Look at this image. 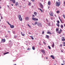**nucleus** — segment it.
<instances>
[{
  "instance_id": "1",
  "label": "nucleus",
  "mask_w": 65,
  "mask_h": 65,
  "mask_svg": "<svg viewBox=\"0 0 65 65\" xmlns=\"http://www.w3.org/2000/svg\"><path fill=\"white\" fill-rule=\"evenodd\" d=\"M35 17V15L34 14H32V20L35 21H38V19H36V18H34V17Z\"/></svg>"
},
{
  "instance_id": "2",
  "label": "nucleus",
  "mask_w": 65,
  "mask_h": 65,
  "mask_svg": "<svg viewBox=\"0 0 65 65\" xmlns=\"http://www.w3.org/2000/svg\"><path fill=\"white\" fill-rule=\"evenodd\" d=\"M18 17L20 20L21 21H22V19L21 17V15H19Z\"/></svg>"
},
{
  "instance_id": "3",
  "label": "nucleus",
  "mask_w": 65,
  "mask_h": 65,
  "mask_svg": "<svg viewBox=\"0 0 65 65\" xmlns=\"http://www.w3.org/2000/svg\"><path fill=\"white\" fill-rule=\"evenodd\" d=\"M49 14L50 16L53 17V12L52 11H50L49 12Z\"/></svg>"
},
{
  "instance_id": "4",
  "label": "nucleus",
  "mask_w": 65,
  "mask_h": 65,
  "mask_svg": "<svg viewBox=\"0 0 65 65\" xmlns=\"http://www.w3.org/2000/svg\"><path fill=\"white\" fill-rule=\"evenodd\" d=\"M56 6H59L60 5V3L59 2H56Z\"/></svg>"
},
{
  "instance_id": "5",
  "label": "nucleus",
  "mask_w": 65,
  "mask_h": 65,
  "mask_svg": "<svg viewBox=\"0 0 65 65\" xmlns=\"http://www.w3.org/2000/svg\"><path fill=\"white\" fill-rule=\"evenodd\" d=\"M37 25H38V26L39 27H41L42 26V24L41 23H38V24H37Z\"/></svg>"
},
{
  "instance_id": "6",
  "label": "nucleus",
  "mask_w": 65,
  "mask_h": 65,
  "mask_svg": "<svg viewBox=\"0 0 65 65\" xmlns=\"http://www.w3.org/2000/svg\"><path fill=\"white\" fill-rule=\"evenodd\" d=\"M40 8L41 9H43L44 8L43 5L41 3H40Z\"/></svg>"
},
{
  "instance_id": "7",
  "label": "nucleus",
  "mask_w": 65,
  "mask_h": 65,
  "mask_svg": "<svg viewBox=\"0 0 65 65\" xmlns=\"http://www.w3.org/2000/svg\"><path fill=\"white\" fill-rule=\"evenodd\" d=\"M10 1L13 2V3L14 4H15L16 2L15 0H10Z\"/></svg>"
},
{
  "instance_id": "8",
  "label": "nucleus",
  "mask_w": 65,
  "mask_h": 65,
  "mask_svg": "<svg viewBox=\"0 0 65 65\" xmlns=\"http://www.w3.org/2000/svg\"><path fill=\"white\" fill-rule=\"evenodd\" d=\"M61 40L62 41L64 42L65 41V39L64 37H62Z\"/></svg>"
},
{
  "instance_id": "9",
  "label": "nucleus",
  "mask_w": 65,
  "mask_h": 65,
  "mask_svg": "<svg viewBox=\"0 0 65 65\" xmlns=\"http://www.w3.org/2000/svg\"><path fill=\"white\" fill-rule=\"evenodd\" d=\"M47 4L48 5L50 6L51 5V3L50 1H48V2Z\"/></svg>"
},
{
  "instance_id": "10",
  "label": "nucleus",
  "mask_w": 65,
  "mask_h": 65,
  "mask_svg": "<svg viewBox=\"0 0 65 65\" xmlns=\"http://www.w3.org/2000/svg\"><path fill=\"white\" fill-rule=\"evenodd\" d=\"M47 34H49L50 35H52V33L50 31H47Z\"/></svg>"
},
{
  "instance_id": "11",
  "label": "nucleus",
  "mask_w": 65,
  "mask_h": 65,
  "mask_svg": "<svg viewBox=\"0 0 65 65\" xmlns=\"http://www.w3.org/2000/svg\"><path fill=\"white\" fill-rule=\"evenodd\" d=\"M46 37L45 38L47 39H48L49 38V36L48 35H45Z\"/></svg>"
},
{
  "instance_id": "12",
  "label": "nucleus",
  "mask_w": 65,
  "mask_h": 65,
  "mask_svg": "<svg viewBox=\"0 0 65 65\" xmlns=\"http://www.w3.org/2000/svg\"><path fill=\"white\" fill-rule=\"evenodd\" d=\"M19 4V3L17 2L16 3H15V5L16 6H17Z\"/></svg>"
},
{
  "instance_id": "13",
  "label": "nucleus",
  "mask_w": 65,
  "mask_h": 65,
  "mask_svg": "<svg viewBox=\"0 0 65 65\" xmlns=\"http://www.w3.org/2000/svg\"><path fill=\"white\" fill-rule=\"evenodd\" d=\"M10 26L11 28H13L14 27V26L12 25H11Z\"/></svg>"
},
{
  "instance_id": "14",
  "label": "nucleus",
  "mask_w": 65,
  "mask_h": 65,
  "mask_svg": "<svg viewBox=\"0 0 65 65\" xmlns=\"http://www.w3.org/2000/svg\"><path fill=\"white\" fill-rule=\"evenodd\" d=\"M34 14L35 15V16H36L37 15V12H34Z\"/></svg>"
},
{
  "instance_id": "15",
  "label": "nucleus",
  "mask_w": 65,
  "mask_h": 65,
  "mask_svg": "<svg viewBox=\"0 0 65 65\" xmlns=\"http://www.w3.org/2000/svg\"><path fill=\"white\" fill-rule=\"evenodd\" d=\"M56 25H57V26H58V27L59 28L60 26V25L59 24V23H57L56 24Z\"/></svg>"
},
{
  "instance_id": "16",
  "label": "nucleus",
  "mask_w": 65,
  "mask_h": 65,
  "mask_svg": "<svg viewBox=\"0 0 65 65\" xmlns=\"http://www.w3.org/2000/svg\"><path fill=\"white\" fill-rule=\"evenodd\" d=\"M2 41L4 42H5L6 40L5 39H2Z\"/></svg>"
},
{
  "instance_id": "17",
  "label": "nucleus",
  "mask_w": 65,
  "mask_h": 65,
  "mask_svg": "<svg viewBox=\"0 0 65 65\" xmlns=\"http://www.w3.org/2000/svg\"><path fill=\"white\" fill-rule=\"evenodd\" d=\"M25 19L26 20L28 21L29 20V18L28 17H25Z\"/></svg>"
},
{
  "instance_id": "18",
  "label": "nucleus",
  "mask_w": 65,
  "mask_h": 65,
  "mask_svg": "<svg viewBox=\"0 0 65 65\" xmlns=\"http://www.w3.org/2000/svg\"><path fill=\"white\" fill-rule=\"evenodd\" d=\"M41 52L44 53H45V51L44 50H41Z\"/></svg>"
},
{
  "instance_id": "19",
  "label": "nucleus",
  "mask_w": 65,
  "mask_h": 65,
  "mask_svg": "<svg viewBox=\"0 0 65 65\" xmlns=\"http://www.w3.org/2000/svg\"><path fill=\"white\" fill-rule=\"evenodd\" d=\"M29 37L31 38V39H32V40H34V38L32 36H29Z\"/></svg>"
},
{
  "instance_id": "20",
  "label": "nucleus",
  "mask_w": 65,
  "mask_h": 65,
  "mask_svg": "<svg viewBox=\"0 0 65 65\" xmlns=\"http://www.w3.org/2000/svg\"><path fill=\"white\" fill-rule=\"evenodd\" d=\"M32 50H35V49L34 46H32Z\"/></svg>"
},
{
  "instance_id": "21",
  "label": "nucleus",
  "mask_w": 65,
  "mask_h": 65,
  "mask_svg": "<svg viewBox=\"0 0 65 65\" xmlns=\"http://www.w3.org/2000/svg\"><path fill=\"white\" fill-rule=\"evenodd\" d=\"M51 57H52V59H54V57L53 55L51 56H50Z\"/></svg>"
},
{
  "instance_id": "22",
  "label": "nucleus",
  "mask_w": 65,
  "mask_h": 65,
  "mask_svg": "<svg viewBox=\"0 0 65 65\" xmlns=\"http://www.w3.org/2000/svg\"><path fill=\"white\" fill-rule=\"evenodd\" d=\"M53 44L52 45V47H54V42H53Z\"/></svg>"
},
{
  "instance_id": "23",
  "label": "nucleus",
  "mask_w": 65,
  "mask_h": 65,
  "mask_svg": "<svg viewBox=\"0 0 65 65\" xmlns=\"http://www.w3.org/2000/svg\"><path fill=\"white\" fill-rule=\"evenodd\" d=\"M61 27L62 29H63V26L62 25H61Z\"/></svg>"
},
{
  "instance_id": "24",
  "label": "nucleus",
  "mask_w": 65,
  "mask_h": 65,
  "mask_svg": "<svg viewBox=\"0 0 65 65\" xmlns=\"http://www.w3.org/2000/svg\"><path fill=\"white\" fill-rule=\"evenodd\" d=\"M39 10L42 12H43V10H42L41 8H39Z\"/></svg>"
},
{
  "instance_id": "25",
  "label": "nucleus",
  "mask_w": 65,
  "mask_h": 65,
  "mask_svg": "<svg viewBox=\"0 0 65 65\" xmlns=\"http://www.w3.org/2000/svg\"><path fill=\"white\" fill-rule=\"evenodd\" d=\"M62 43L63 44V45L64 46H65V42H63Z\"/></svg>"
},
{
  "instance_id": "26",
  "label": "nucleus",
  "mask_w": 65,
  "mask_h": 65,
  "mask_svg": "<svg viewBox=\"0 0 65 65\" xmlns=\"http://www.w3.org/2000/svg\"><path fill=\"white\" fill-rule=\"evenodd\" d=\"M60 12L59 11H56V13L58 14H59Z\"/></svg>"
},
{
  "instance_id": "27",
  "label": "nucleus",
  "mask_w": 65,
  "mask_h": 65,
  "mask_svg": "<svg viewBox=\"0 0 65 65\" xmlns=\"http://www.w3.org/2000/svg\"><path fill=\"white\" fill-rule=\"evenodd\" d=\"M9 53V52H6V53H4V55H5L6 54H8Z\"/></svg>"
},
{
  "instance_id": "28",
  "label": "nucleus",
  "mask_w": 65,
  "mask_h": 65,
  "mask_svg": "<svg viewBox=\"0 0 65 65\" xmlns=\"http://www.w3.org/2000/svg\"><path fill=\"white\" fill-rule=\"evenodd\" d=\"M59 30V28H56V31H58Z\"/></svg>"
},
{
  "instance_id": "29",
  "label": "nucleus",
  "mask_w": 65,
  "mask_h": 65,
  "mask_svg": "<svg viewBox=\"0 0 65 65\" xmlns=\"http://www.w3.org/2000/svg\"><path fill=\"white\" fill-rule=\"evenodd\" d=\"M38 24V23L37 22H36L35 23V25H36L37 24Z\"/></svg>"
},
{
  "instance_id": "30",
  "label": "nucleus",
  "mask_w": 65,
  "mask_h": 65,
  "mask_svg": "<svg viewBox=\"0 0 65 65\" xmlns=\"http://www.w3.org/2000/svg\"><path fill=\"white\" fill-rule=\"evenodd\" d=\"M48 48L50 49H51V47L50 46H48Z\"/></svg>"
},
{
  "instance_id": "31",
  "label": "nucleus",
  "mask_w": 65,
  "mask_h": 65,
  "mask_svg": "<svg viewBox=\"0 0 65 65\" xmlns=\"http://www.w3.org/2000/svg\"><path fill=\"white\" fill-rule=\"evenodd\" d=\"M44 33V32L43 31H42V35H43Z\"/></svg>"
},
{
  "instance_id": "32",
  "label": "nucleus",
  "mask_w": 65,
  "mask_h": 65,
  "mask_svg": "<svg viewBox=\"0 0 65 65\" xmlns=\"http://www.w3.org/2000/svg\"><path fill=\"white\" fill-rule=\"evenodd\" d=\"M63 16L64 18L65 19V15L64 14H63Z\"/></svg>"
},
{
  "instance_id": "33",
  "label": "nucleus",
  "mask_w": 65,
  "mask_h": 65,
  "mask_svg": "<svg viewBox=\"0 0 65 65\" xmlns=\"http://www.w3.org/2000/svg\"><path fill=\"white\" fill-rule=\"evenodd\" d=\"M62 46V44H60V45H59V46L60 47H61Z\"/></svg>"
},
{
  "instance_id": "34",
  "label": "nucleus",
  "mask_w": 65,
  "mask_h": 65,
  "mask_svg": "<svg viewBox=\"0 0 65 65\" xmlns=\"http://www.w3.org/2000/svg\"><path fill=\"white\" fill-rule=\"evenodd\" d=\"M22 35L23 36H24L25 35V34H22Z\"/></svg>"
},
{
  "instance_id": "35",
  "label": "nucleus",
  "mask_w": 65,
  "mask_h": 65,
  "mask_svg": "<svg viewBox=\"0 0 65 65\" xmlns=\"http://www.w3.org/2000/svg\"><path fill=\"white\" fill-rule=\"evenodd\" d=\"M57 23H58V24H59L60 23L59 21V20L57 21Z\"/></svg>"
},
{
  "instance_id": "36",
  "label": "nucleus",
  "mask_w": 65,
  "mask_h": 65,
  "mask_svg": "<svg viewBox=\"0 0 65 65\" xmlns=\"http://www.w3.org/2000/svg\"><path fill=\"white\" fill-rule=\"evenodd\" d=\"M27 25L29 26V27L30 28L31 27V26L29 25V24H27Z\"/></svg>"
},
{
  "instance_id": "37",
  "label": "nucleus",
  "mask_w": 65,
  "mask_h": 65,
  "mask_svg": "<svg viewBox=\"0 0 65 65\" xmlns=\"http://www.w3.org/2000/svg\"><path fill=\"white\" fill-rule=\"evenodd\" d=\"M62 31V30L61 29H60V32H61Z\"/></svg>"
},
{
  "instance_id": "38",
  "label": "nucleus",
  "mask_w": 65,
  "mask_h": 65,
  "mask_svg": "<svg viewBox=\"0 0 65 65\" xmlns=\"http://www.w3.org/2000/svg\"><path fill=\"white\" fill-rule=\"evenodd\" d=\"M61 32L60 31H59L58 32V34H60L61 33Z\"/></svg>"
},
{
  "instance_id": "39",
  "label": "nucleus",
  "mask_w": 65,
  "mask_h": 65,
  "mask_svg": "<svg viewBox=\"0 0 65 65\" xmlns=\"http://www.w3.org/2000/svg\"><path fill=\"white\" fill-rule=\"evenodd\" d=\"M31 4V3H30L29 2V3H28V5H30Z\"/></svg>"
},
{
  "instance_id": "40",
  "label": "nucleus",
  "mask_w": 65,
  "mask_h": 65,
  "mask_svg": "<svg viewBox=\"0 0 65 65\" xmlns=\"http://www.w3.org/2000/svg\"><path fill=\"white\" fill-rule=\"evenodd\" d=\"M31 1H32V2H34V1H35V0H31Z\"/></svg>"
},
{
  "instance_id": "41",
  "label": "nucleus",
  "mask_w": 65,
  "mask_h": 65,
  "mask_svg": "<svg viewBox=\"0 0 65 65\" xmlns=\"http://www.w3.org/2000/svg\"><path fill=\"white\" fill-rule=\"evenodd\" d=\"M46 21H47V22H48V20H47V19H46Z\"/></svg>"
},
{
  "instance_id": "42",
  "label": "nucleus",
  "mask_w": 65,
  "mask_h": 65,
  "mask_svg": "<svg viewBox=\"0 0 65 65\" xmlns=\"http://www.w3.org/2000/svg\"><path fill=\"white\" fill-rule=\"evenodd\" d=\"M1 19H3V17H2V16H1Z\"/></svg>"
},
{
  "instance_id": "43",
  "label": "nucleus",
  "mask_w": 65,
  "mask_h": 65,
  "mask_svg": "<svg viewBox=\"0 0 65 65\" xmlns=\"http://www.w3.org/2000/svg\"><path fill=\"white\" fill-rule=\"evenodd\" d=\"M30 50V48H27V50Z\"/></svg>"
},
{
  "instance_id": "44",
  "label": "nucleus",
  "mask_w": 65,
  "mask_h": 65,
  "mask_svg": "<svg viewBox=\"0 0 65 65\" xmlns=\"http://www.w3.org/2000/svg\"><path fill=\"white\" fill-rule=\"evenodd\" d=\"M9 24V25L10 26H11V24H10V23H9V24Z\"/></svg>"
},
{
  "instance_id": "45",
  "label": "nucleus",
  "mask_w": 65,
  "mask_h": 65,
  "mask_svg": "<svg viewBox=\"0 0 65 65\" xmlns=\"http://www.w3.org/2000/svg\"><path fill=\"white\" fill-rule=\"evenodd\" d=\"M43 43L44 44H46V43H45V42H44V43Z\"/></svg>"
},
{
  "instance_id": "46",
  "label": "nucleus",
  "mask_w": 65,
  "mask_h": 65,
  "mask_svg": "<svg viewBox=\"0 0 65 65\" xmlns=\"http://www.w3.org/2000/svg\"><path fill=\"white\" fill-rule=\"evenodd\" d=\"M63 3L65 5V2H64Z\"/></svg>"
},
{
  "instance_id": "47",
  "label": "nucleus",
  "mask_w": 65,
  "mask_h": 65,
  "mask_svg": "<svg viewBox=\"0 0 65 65\" xmlns=\"http://www.w3.org/2000/svg\"><path fill=\"white\" fill-rule=\"evenodd\" d=\"M13 33L14 34H15V32L14 31H13Z\"/></svg>"
},
{
  "instance_id": "48",
  "label": "nucleus",
  "mask_w": 65,
  "mask_h": 65,
  "mask_svg": "<svg viewBox=\"0 0 65 65\" xmlns=\"http://www.w3.org/2000/svg\"><path fill=\"white\" fill-rule=\"evenodd\" d=\"M61 52H63V50H61Z\"/></svg>"
},
{
  "instance_id": "49",
  "label": "nucleus",
  "mask_w": 65,
  "mask_h": 65,
  "mask_svg": "<svg viewBox=\"0 0 65 65\" xmlns=\"http://www.w3.org/2000/svg\"><path fill=\"white\" fill-rule=\"evenodd\" d=\"M39 44H40V42H39Z\"/></svg>"
},
{
  "instance_id": "50",
  "label": "nucleus",
  "mask_w": 65,
  "mask_h": 65,
  "mask_svg": "<svg viewBox=\"0 0 65 65\" xmlns=\"http://www.w3.org/2000/svg\"><path fill=\"white\" fill-rule=\"evenodd\" d=\"M60 21H61V23H62V21H61V19H60Z\"/></svg>"
},
{
  "instance_id": "51",
  "label": "nucleus",
  "mask_w": 65,
  "mask_h": 65,
  "mask_svg": "<svg viewBox=\"0 0 65 65\" xmlns=\"http://www.w3.org/2000/svg\"><path fill=\"white\" fill-rule=\"evenodd\" d=\"M60 21H61V23H62V21H61V19H60Z\"/></svg>"
},
{
  "instance_id": "52",
  "label": "nucleus",
  "mask_w": 65,
  "mask_h": 65,
  "mask_svg": "<svg viewBox=\"0 0 65 65\" xmlns=\"http://www.w3.org/2000/svg\"><path fill=\"white\" fill-rule=\"evenodd\" d=\"M7 6H8V8H9V6L7 5Z\"/></svg>"
},
{
  "instance_id": "53",
  "label": "nucleus",
  "mask_w": 65,
  "mask_h": 65,
  "mask_svg": "<svg viewBox=\"0 0 65 65\" xmlns=\"http://www.w3.org/2000/svg\"><path fill=\"white\" fill-rule=\"evenodd\" d=\"M28 34H30V32H28Z\"/></svg>"
},
{
  "instance_id": "54",
  "label": "nucleus",
  "mask_w": 65,
  "mask_h": 65,
  "mask_svg": "<svg viewBox=\"0 0 65 65\" xmlns=\"http://www.w3.org/2000/svg\"><path fill=\"white\" fill-rule=\"evenodd\" d=\"M32 25H35L33 23H32Z\"/></svg>"
},
{
  "instance_id": "55",
  "label": "nucleus",
  "mask_w": 65,
  "mask_h": 65,
  "mask_svg": "<svg viewBox=\"0 0 65 65\" xmlns=\"http://www.w3.org/2000/svg\"><path fill=\"white\" fill-rule=\"evenodd\" d=\"M63 63H64L65 62V61H63Z\"/></svg>"
},
{
  "instance_id": "56",
  "label": "nucleus",
  "mask_w": 65,
  "mask_h": 65,
  "mask_svg": "<svg viewBox=\"0 0 65 65\" xmlns=\"http://www.w3.org/2000/svg\"><path fill=\"white\" fill-rule=\"evenodd\" d=\"M11 5H12V6H13V4H11Z\"/></svg>"
},
{
  "instance_id": "57",
  "label": "nucleus",
  "mask_w": 65,
  "mask_h": 65,
  "mask_svg": "<svg viewBox=\"0 0 65 65\" xmlns=\"http://www.w3.org/2000/svg\"><path fill=\"white\" fill-rule=\"evenodd\" d=\"M7 22L8 23V24H9V22L8 21H7Z\"/></svg>"
},
{
  "instance_id": "58",
  "label": "nucleus",
  "mask_w": 65,
  "mask_h": 65,
  "mask_svg": "<svg viewBox=\"0 0 65 65\" xmlns=\"http://www.w3.org/2000/svg\"><path fill=\"white\" fill-rule=\"evenodd\" d=\"M61 64V65H64V64H62H62Z\"/></svg>"
},
{
  "instance_id": "59",
  "label": "nucleus",
  "mask_w": 65,
  "mask_h": 65,
  "mask_svg": "<svg viewBox=\"0 0 65 65\" xmlns=\"http://www.w3.org/2000/svg\"><path fill=\"white\" fill-rule=\"evenodd\" d=\"M21 34L22 35V32H21Z\"/></svg>"
},
{
  "instance_id": "60",
  "label": "nucleus",
  "mask_w": 65,
  "mask_h": 65,
  "mask_svg": "<svg viewBox=\"0 0 65 65\" xmlns=\"http://www.w3.org/2000/svg\"><path fill=\"white\" fill-rule=\"evenodd\" d=\"M51 20H52L53 18H51Z\"/></svg>"
},
{
  "instance_id": "61",
  "label": "nucleus",
  "mask_w": 65,
  "mask_h": 65,
  "mask_svg": "<svg viewBox=\"0 0 65 65\" xmlns=\"http://www.w3.org/2000/svg\"><path fill=\"white\" fill-rule=\"evenodd\" d=\"M4 27H5V28H6V27L5 26H4Z\"/></svg>"
},
{
  "instance_id": "62",
  "label": "nucleus",
  "mask_w": 65,
  "mask_h": 65,
  "mask_svg": "<svg viewBox=\"0 0 65 65\" xmlns=\"http://www.w3.org/2000/svg\"><path fill=\"white\" fill-rule=\"evenodd\" d=\"M64 26L65 27V24H64Z\"/></svg>"
},
{
  "instance_id": "63",
  "label": "nucleus",
  "mask_w": 65,
  "mask_h": 65,
  "mask_svg": "<svg viewBox=\"0 0 65 65\" xmlns=\"http://www.w3.org/2000/svg\"><path fill=\"white\" fill-rule=\"evenodd\" d=\"M0 9H1V6H0Z\"/></svg>"
},
{
  "instance_id": "64",
  "label": "nucleus",
  "mask_w": 65,
  "mask_h": 65,
  "mask_svg": "<svg viewBox=\"0 0 65 65\" xmlns=\"http://www.w3.org/2000/svg\"><path fill=\"white\" fill-rule=\"evenodd\" d=\"M14 65H17L16 64H14Z\"/></svg>"
}]
</instances>
